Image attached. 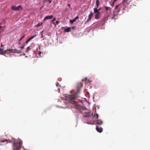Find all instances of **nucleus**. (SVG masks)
Masks as SVG:
<instances>
[{
	"label": "nucleus",
	"mask_w": 150,
	"mask_h": 150,
	"mask_svg": "<svg viewBox=\"0 0 150 150\" xmlns=\"http://www.w3.org/2000/svg\"><path fill=\"white\" fill-rule=\"evenodd\" d=\"M0 142H1L0 143V145H2L1 144V143H2L5 142L6 144L8 143L12 142L13 145V150H20L22 144V141L20 139H18L17 142H16L15 139H13V141L6 139H1Z\"/></svg>",
	"instance_id": "1"
},
{
	"label": "nucleus",
	"mask_w": 150,
	"mask_h": 150,
	"mask_svg": "<svg viewBox=\"0 0 150 150\" xmlns=\"http://www.w3.org/2000/svg\"><path fill=\"white\" fill-rule=\"evenodd\" d=\"M79 92L80 90H78L74 95H69L67 97V100H69L70 103L73 105L74 108H75L76 109L78 110L83 108L79 105L78 103L75 101L76 98L78 97L77 95Z\"/></svg>",
	"instance_id": "2"
},
{
	"label": "nucleus",
	"mask_w": 150,
	"mask_h": 150,
	"mask_svg": "<svg viewBox=\"0 0 150 150\" xmlns=\"http://www.w3.org/2000/svg\"><path fill=\"white\" fill-rule=\"evenodd\" d=\"M130 2V1L128 0H123L122 3H121L119 5H116L115 7V9H116L117 8H120L121 10L122 8V10H124L126 8V5H128Z\"/></svg>",
	"instance_id": "3"
},
{
	"label": "nucleus",
	"mask_w": 150,
	"mask_h": 150,
	"mask_svg": "<svg viewBox=\"0 0 150 150\" xmlns=\"http://www.w3.org/2000/svg\"><path fill=\"white\" fill-rule=\"evenodd\" d=\"M13 49H7L4 51L3 54L6 57H8L10 55L11 52H13Z\"/></svg>",
	"instance_id": "4"
},
{
	"label": "nucleus",
	"mask_w": 150,
	"mask_h": 150,
	"mask_svg": "<svg viewBox=\"0 0 150 150\" xmlns=\"http://www.w3.org/2000/svg\"><path fill=\"white\" fill-rule=\"evenodd\" d=\"M11 8L12 10L20 11L22 9V8L21 5H19L18 7L16 6H12Z\"/></svg>",
	"instance_id": "5"
},
{
	"label": "nucleus",
	"mask_w": 150,
	"mask_h": 150,
	"mask_svg": "<svg viewBox=\"0 0 150 150\" xmlns=\"http://www.w3.org/2000/svg\"><path fill=\"white\" fill-rule=\"evenodd\" d=\"M81 113L83 114L84 117H88L90 115V112L88 110H87L84 112H81Z\"/></svg>",
	"instance_id": "6"
},
{
	"label": "nucleus",
	"mask_w": 150,
	"mask_h": 150,
	"mask_svg": "<svg viewBox=\"0 0 150 150\" xmlns=\"http://www.w3.org/2000/svg\"><path fill=\"white\" fill-rule=\"evenodd\" d=\"M96 129L97 132L99 133L103 131V128L99 126L96 125Z\"/></svg>",
	"instance_id": "7"
},
{
	"label": "nucleus",
	"mask_w": 150,
	"mask_h": 150,
	"mask_svg": "<svg viewBox=\"0 0 150 150\" xmlns=\"http://www.w3.org/2000/svg\"><path fill=\"white\" fill-rule=\"evenodd\" d=\"M53 16L52 15L50 16H47L45 17L43 19V20L44 21L47 19H51L53 18Z\"/></svg>",
	"instance_id": "8"
},
{
	"label": "nucleus",
	"mask_w": 150,
	"mask_h": 150,
	"mask_svg": "<svg viewBox=\"0 0 150 150\" xmlns=\"http://www.w3.org/2000/svg\"><path fill=\"white\" fill-rule=\"evenodd\" d=\"M93 15V13H92V12H91V13L89 15V16H88V18L87 20V21H90Z\"/></svg>",
	"instance_id": "9"
},
{
	"label": "nucleus",
	"mask_w": 150,
	"mask_h": 150,
	"mask_svg": "<svg viewBox=\"0 0 150 150\" xmlns=\"http://www.w3.org/2000/svg\"><path fill=\"white\" fill-rule=\"evenodd\" d=\"M118 14L116 13V11H113V15L112 19H114L115 18V17L117 16H118Z\"/></svg>",
	"instance_id": "10"
},
{
	"label": "nucleus",
	"mask_w": 150,
	"mask_h": 150,
	"mask_svg": "<svg viewBox=\"0 0 150 150\" xmlns=\"http://www.w3.org/2000/svg\"><path fill=\"white\" fill-rule=\"evenodd\" d=\"M96 122L97 124L101 125L103 123V121L101 120H96Z\"/></svg>",
	"instance_id": "11"
},
{
	"label": "nucleus",
	"mask_w": 150,
	"mask_h": 150,
	"mask_svg": "<svg viewBox=\"0 0 150 150\" xmlns=\"http://www.w3.org/2000/svg\"><path fill=\"white\" fill-rule=\"evenodd\" d=\"M35 36L36 35H35L30 38L29 39L27 40L25 42V43L26 44H27L32 39H33Z\"/></svg>",
	"instance_id": "12"
},
{
	"label": "nucleus",
	"mask_w": 150,
	"mask_h": 150,
	"mask_svg": "<svg viewBox=\"0 0 150 150\" xmlns=\"http://www.w3.org/2000/svg\"><path fill=\"white\" fill-rule=\"evenodd\" d=\"M110 15V14H108V15L107 16L104 17L103 18V21L105 22V21L107 20Z\"/></svg>",
	"instance_id": "13"
},
{
	"label": "nucleus",
	"mask_w": 150,
	"mask_h": 150,
	"mask_svg": "<svg viewBox=\"0 0 150 150\" xmlns=\"http://www.w3.org/2000/svg\"><path fill=\"white\" fill-rule=\"evenodd\" d=\"M100 13H96V15L95 17V19H97L99 18L100 17Z\"/></svg>",
	"instance_id": "14"
},
{
	"label": "nucleus",
	"mask_w": 150,
	"mask_h": 150,
	"mask_svg": "<svg viewBox=\"0 0 150 150\" xmlns=\"http://www.w3.org/2000/svg\"><path fill=\"white\" fill-rule=\"evenodd\" d=\"M105 10H106V11H108L109 9H110V13L111 12H112V10H111L112 9L111 8H110V7H109L105 6Z\"/></svg>",
	"instance_id": "15"
},
{
	"label": "nucleus",
	"mask_w": 150,
	"mask_h": 150,
	"mask_svg": "<svg viewBox=\"0 0 150 150\" xmlns=\"http://www.w3.org/2000/svg\"><path fill=\"white\" fill-rule=\"evenodd\" d=\"M94 12L95 13H100L99 11H98L97 8H94Z\"/></svg>",
	"instance_id": "16"
},
{
	"label": "nucleus",
	"mask_w": 150,
	"mask_h": 150,
	"mask_svg": "<svg viewBox=\"0 0 150 150\" xmlns=\"http://www.w3.org/2000/svg\"><path fill=\"white\" fill-rule=\"evenodd\" d=\"M14 50H16V51H17L16 52H13V53H18V54H19L21 53V50H18L16 49H14Z\"/></svg>",
	"instance_id": "17"
},
{
	"label": "nucleus",
	"mask_w": 150,
	"mask_h": 150,
	"mask_svg": "<svg viewBox=\"0 0 150 150\" xmlns=\"http://www.w3.org/2000/svg\"><path fill=\"white\" fill-rule=\"evenodd\" d=\"M78 87L79 88H82L83 87V83H78L77 85Z\"/></svg>",
	"instance_id": "18"
},
{
	"label": "nucleus",
	"mask_w": 150,
	"mask_h": 150,
	"mask_svg": "<svg viewBox=\"0 0 150 150\" xmlns=\"http://www.w3.org/2000/svg\"><path fill=\"white\" fill-rule=\"evenodd\" d=\"M120 8H117V9H115V11H116V13L118 14V13L120 12Z\"/></svg>",
	"instance_id": "19"
},
{
	"label": "nucleus",
	"mask_w": 150,
	"mask_h": 150,
	"mask_svg": "<svg viewBox=\"0 0 150 150\" xmlns=\"http://www.w3.org/2000/svg\"><path fill=\"white\" fill-rule=\"evenodd\" d=\"M99 0H96V8H97L99 6Z\"/></svg>",
	"instance_id": "20"
},
{
	"label": "nucleus",
	"mask_w": 150,
	"mask_h": 150,
	"mask_svg": "<svg viewBox=\"0 0 150 150\" xmlns=\"http://www.w3.org/2000/svg\"><path fill=\"white\" fill-rule=\"evenodd\" d=\"M71 30V28H70L69 27L65 29V30L66 32H69Z\"/></svg>",
	"instance_id": "21"
},
{
	"label": "nucleus",
	"mask_w": 150,
	"mask_h": 150,
	"mask_svg": "<svg viewBox=\"0 0 150 150\" xmlns=\"http://www.w3.org/2000/svg\"><path fill=\"white\" fill-rule=\"evenodd\" d=\"M98 114H94L93 115V117L96 118H98Z\"/></svg>",
	"instance_id": "22"
},
{
	"label": "nucleus",
	"mask_w": 150,
	"mask_h": 150,
	"mask_svg": "<svg viewBox=\"0 0 150 150\" xmlns=\"http://www.w3.org/2000/svg\"><path fill=\"white\" fill-rule=\"evenodd\" d=\"M25 34H24L23 36H22L20 39L19 40V41H21L22 39L25 36Z\"/></svg>",
	"instance_id": "23"
},
{
	"label": "nucleus",
	"mask_w": 150,
	"mask_h": 150,
	"mask_svg": "<svg viewBox=\"0 0 150 150\" xmlns=\"http://www.w3.org/2000/svg\"><path fill=\"white\" fill-rule=\"evenodd\" d=\"M42 24V23H39L37 25H36V27H39V26H40Z\"/></svg>",
	"instance_id": "24"
},
{
	"label": "nucleus",
	"mask_w": 150,
	"mask_h": 150,
	"mask_svg": "<svg viewBox=\"0 0 150 150\" xmlns=\"http://www.w3.org/2000/svg\"><path fill=\"white\" fill-rule=\"evenodd\" d=\"M30 48L29 47H28L26 50V52H28V51H29L30 50Z\"/></svg>",
	"instance_id": "25"
},
{
	"label": "nucleus",
	"mask_w": 150,
	"mask_h": 150,
	"mask_svg": "<svg viewBox=\"0 0 150 150\" xmlns=\"http://www.w3.org/2000/svg\"><path fill=\"white\" fill-rule=\"evenodd\" d=\"M75 21L74 20V19H73L72 20H71L70 21V22L71 23H73Z\"/></svg>",
	"instance_id": "26"
},
{
	"label": "nucleus",
	"mask_w": 150,
	"mask_h": 150,
	"mask_svg": "<svg viewBox=\"0 0 150 150\" xmlns=\"http://www.w3.org/2000/svg\"><path fill=\"white\" fill-rule=\"evenodd\" d=\"M3 51V50L0 48V54H2Z\"/></svg>",
	"instance_id": "27"
},
{
	"label": "nucleus",
	"mask_w": 150,
	"mask_h": 150,
	"mask_svg": "<svg viewBox=\"0 0 150 150\" xmlns=\"http://www.w3.org/2000/svg\"><path fill=\"white\" fill-rule=\"evenodd\" d=\"M87 123L89 124L93 125L94 123L93 122H88Z\"/></svg>",
	"instance_id": "28"
},
{
	"label": "nucleus",
	"mask_w": 150,
	"mask_h": 150,
	"mask_svg": "<svg viewBox=\"0 0 150 150\" xmlns=\"http://www.w3.org/2000/svg\"><path fill=\"white\" fill-rule=\"evenodd\" d=\"M114 3H115V2L113 1L112 3L111 4V5L112 7H113L114 6Z\"/></svg>",
	"instance_id": "29"
},
{
	"label": "nucleus",
	"mask_w": 150,
	"mask_h": 150,
	"mask_svg": "<svg viewBox=\"0 0 150 150\" xmlns=\"http://www.w3.org/2000/svg\"><path fill=\"white\" fill-rule=\"evenodd\" d=\"M56 20V18H54L51 21L52 22H53L54 21Z\"/></svg>",
	"instance_id": "30"
},
{
	"label": "nucleus",
	"mask_w": 150,
	"mask_h": 150,
	"mask_svg": "<svg viewBox=\"0 0 150 150\" xmlns=\"http://www.w3.org/2000/svg\"><path fill=\"white\" fill-rule=\"evenodd\" d=\"M59 23V21H56V24L57 25H58Z\"/></svg>",
	"instance_id": "31"
},
{
	"label": "nucleus",
	"mask_w": 150,
	"mask_h": 150,
	"mask_svg": "<svg viewBox=\"0 0 150 150\" xmlns=\"http://www.w3.org/2000/svg\"><path fill=\"white\" fill-rule=\"evenodd\" d=\"M24 46H22L20 47V48L22 49H23L24 48Z\"/></svg>",
	"instance_id": "32"
},
{
	"label": "nucleus",
	"mask_w": 150,
	"mask_h": 150,
	"mask_svg": "<svg viewBox=\"0 0 150 150\" xmlns=\"http://www.w3.org/2000/svg\"><path fill=\"white\" fill-rule=\"evenodd\" d=\"M79 17L77 16L75 18L76 19H78V18H79Z\"/></svg>",
	"instance_id": "33"
},
{
	"label": "nucleus",
	"mask_w": 150,
	"mask_h": 150,
	"mask_svg": "<svg viewBox=\"0 0 150 150\" xmlns=\"http://www.w3.org/2000/svg\"><path fill=\"white\" fill-rule=\"evenodd\" d=\"M87 79V78H85L83 80H85V81H86Z\"/></svg>",
	"instance_id": "34"
},
{
	"label": "nucleus",
	"mask_w": 150,
	"mask_h": 150,
	"mask_svg": "<svg viewBox=\"0 0 150 150\" xmlns=\"http://www.w3.org/2000/svg\"><path fill=\"white\" fill-rule=\"evenodd\" d=\"M101 8H99L98 9V11H99L101 10Z\"/></svg>",
	"instance_id": "35"
},
{
	"label": "nucleus",
	"mask_w": 150,
	"mask_h": 150,
	"mask_svg": "<svg viewBox=\"0 0 150 150\" xmlns=\"http://www.w3.org/2000/svg\"><path fill=\"white\" fill-rule=\"evenodd\" d=\"M51 2H52V1H50L49 2V4H50L51 3Z\"/></svg>",
	"instance_id": "36"
},
{
	"label": "nucleus",
	"mask_w": 150,
	"mask_h": 150,
	"mask_svg": "<svg viewBox=\"0 0 150 150\" xmlns=\"http://www.w3.org/2000/svg\"><path fill=\"white\" fill-rule=\"evenodd\" d=\"M52 23H53V24H54V25H56V24H55V23L53 22H52Z\"/></svg>",
	"instance_id": "37"
},
{
	"label": "nucleus",
	"mask_w": 150,
	"mask_h": 150,
	"mask_svg": "<svg viewBox=\"0 0 150 150\" xmlns=\"http://www.w3.org/2000/svg\"><path fill=\"white\" fill-rule=\"evenodd\" d=\"M117 0H114L113 1L114 2H115Z\"/></svg>",
	"instance_id": "38"
},
{
	"label": "nucleus",
	"mask_w": 150,
	"mask_h": 150,
	"mask_svg": "<svg viewBox=\"0 0 150 150\" xmlns=\"http://www.w3.org/2000/svg\"><path fill=\"white\" fill-rule=\"evenodd\" d=\"M74 20L75 21H76V19L75 18H74Z\"/></svg>",
	"instance_id": "39"
},
{
	"label": "nucleus",
	"mask_w": 150,
	"mask_h": 150,
	"mask_svg": "<svg viewBox=\"0 0 150 150\" xmlns=\"http://www.w3.org/2000/svg\"><path fill=\"white\" fill-rule=\"evenodd\" d=\"M39 53H40H40H42V52H40Z\"/></svg>",
	"instance_id": "40"
},
{
	"label": "nucleus",
	"mask_w": 150,
	"mask_h": 150,
	"mask_svg": "<svg viewBox=\"0 0 150 150\" xmlns=\"http://www.w3.org/2000/svg\"><path fill=\"white\" fill-rule=\"evenodd\" d=\"M1 27H1H1H0V29L1 28Z\"/></svg>",
	"instance_id": "41"
},
{
	"label": "nucleus",
	"mask_w": 150,
	"mask_h": 150,
	"mask_svg": "<svg viewBox=\"0 0 150 150\" xmlns=\"http://www.w3.org/2000/svg\"><path fill=\"white\" fill-rule=\"evenodd\" d=\"M56 85L57 86V84H56Z\"/></svg>",
	"instance_id": "42"
},
{
	"label": "nucleus",
	"mask_w": 150,
	"mask_h": 150,
	"mask_svg": "<svg viewBox=\"0 0 150 150\" xmlns=\"http://www.w3.org/2000/svg\"><path fill=\"white\" fill-rule=\"evenodd\" d=\"M43 30H42V32H43Z\"/></svg>",
	"instance_id": "43"
},
{
	"label": "nucleus",
	"mask_w": 150,
	"mask_h": 150,
	"mask_svg": "<svg viewBox=\"0 0 150 150\" xmlns=\"http://www.w3.org/2000/svg\"><path fill=\"white\" fill-rule=\"evenodd\" d=\"M83 110H85V109H83Z\"/></svg>",
	"instance_id": "44"
},
{
	"label": "nucleus",
	"mask_w": 150,
	"mask_h": 150,
	"mask_svg": "<svg viewBox=\"0 0 150 150\" xmlns=\"http://www.w3.org/2000/svg\"><path fill=\"white\" fill-rule=\"evenodd\" d=\"M83 110H85V109H83Z\"/></svg>",
	"instance_id": "45"
},
{
	"label": "nucleus",
	"mask_w": 150,
	"mask_h": 150,
	"mask_svg": "<svg viewBox=\"0 0 150 150\" xmlns=\"http://www.w3.org/2000/svg\"><path fill=\"white\" fill-rule=\"evenodd\" d=\"M83 110H85V109H83Z\"/></svg>",
	"instance_id": "46"
},
{
	"label": "nucleus",
	"mask_w": 150,
	"mask_h": 150,
	"mask_svg": "<svg viewBox=\"0 0 150 150\" xmlns=\"http://www.w3.org/2000/svg\"><path fill=\"white\" fill-rule=\"evenodd\" d=\"M69 6H70V4H69Z\"/></svg>",
	"instance_id": "47"
},
{
	"label": "nucleus",
	"mask_w": 150,
	"mask_h": 150,
	"mask_svg": "<svg viewBox=\"0 0 150 150\" xmlns=\"http://www.w3.org/2000/svg\"><path fill=\"white\" fill-rule=\"evenodd\" d=\"M1 24V23H0V24Z\"/></svg>",
	"instance_id": "48"
},
{
	"label": "nucleus",
	"mask_w": 150,
	"mask_h": 150,
	"mask_svg": "<svg viewBox=\"0 0 150 150\" xmlns=\"http://www.w3.org/2000/svg\"><path fill=\"white\" fill-rule=\"evenodd\" d=\"M108 1V0H107Z\"/></svg>",
	"instance_id": "49"
}]
</instances>
